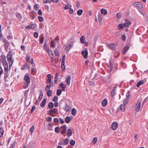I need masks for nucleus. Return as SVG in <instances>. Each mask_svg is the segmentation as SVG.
<instances>
[{"instance_id":"6e6d98bb","label":"nucleus","mask_w":148,"mask_h":148,"mask_svg":"<svg viewBox=\"0 0 148 148\" xmlns=\"http://www.w3.org/2000/svg\"><path fill=\"white\" fill-rule=\"evenodd\" d=\"M34 36L35 38H37L38 36V34L36 32H35L34 33Z\"/></svg>"},{"instance_id":"9d476101","label":"nucleus","mask_w":148,"mask_h":148,"mask_svg":"<svg viewBox=\"0 0 148 148\" xmlns=\"http://www.w3.org/2000/svg\"><path fill=\"white\" fill-rule=\"evenodd\" d=\"M141 103L140 101H138L136 104V106H137L136 109V110L137 112H138L140 107Z\"/></svg>"},{"instance_id":"c9c22d12","label":"nucleus","mask_w":148,"mask_h":148,"mask_svg":"<svg viewBox=\"0 0 148 148\" xmlns=\"http://www.w3.org/2000/svg\"><path fill=\"white\" fill-rule=\"evenodd\" d=\"M82 12H83L82 10H81V9L77 11V14L78 15L80 16L82 14Z\"/></svg>"},{"instance_id":"5fc2aeb1","label":"nucleus","mask_w":148,"mask_h":148,"mask_svg":"<svg viewBox=\"0 0 148 148\" xmlns=\"http://www.w3.org/2000/svg\"><path fill=\"white\" fill-rule=\"evenodd\" d=\"M109 63H110V71H112V70L113 68L112 67V65L110 61V62Z\"/></svg>"},{"instance_id":"b1692460","label":"nucleus","mask_w":148,"mask_h":148,"mask_svg":"<svg viewBox=\"0 0 148 148\" xmlns=\"http://www.w3.org/2000/svg\"><path fill=\"white\" fill-rule=\"evenodd\" d=\"M8 70H6V69L4 70L5 75L4 79L5 81H6V77H7L8 76Z\"/></svg>"},{"instance_id":"bf43d9fd","label":"nucleus","mask_w":148,"mask_h":148,"mask_svg":"<svg viewBox=\"0 0 148 148\" xmlns=\"http://www.w3.org/2000/svg\"><path fill=\"white\" fill-rule=\"evenodd\" d=\"M51 45L52 47H55V44L54 41H52L51 42Z\"/></svg>"},{"instance_id":"ea45409f","label":"nucleus","mask_w":148,"mask_h":148,"mask_svg":"<svg viewBox=\"0 0 148 148\" xmlns=\"http://www.w3.org/2000/svg\"><path fill=\"white\" fill-rule=\"evenodd\" d=\"M33 25H29L27 26L26 27V28H27V29H29L30 28L33 29L34 28V27L33 26Z\"/></svg>"},{"instance_id":"0eeeda50","label":"nucleus","mask_w":148,"mask_h":148,"mask_svg":"<svg viewBox=\"0 0 148 148\" xmlns=\"http://www.w3.org/2000/svg\"><path fill=\"white\" fill-rule=\"evenodd\" d=\"M70 45L68 43L66 46L65 48V50H66V52H68L70 49L72 48V47H69Z\"/></svg>"},{"instance_id":"ddd939ff","label":"nucleus","mask_w":148,"mask_h":148,"mask_svg":"<svg viewBox=\"0 0 148 148\" xmlns=\"http://www.w3.org/2000/svg\"><path fill=\"white\" fill-rule=\"evenodd\" d=\"M125 23H124L126 25H127V26H126V27H129V25H130L132 23L131 22L127 19H126L125 20Z\"/></svg>"},{"instance_id":"dca6fc26","label":"nucleus","mask_w":148,"mask_h":148,"mask_svg":"<svg viewBox=\"0 0 148 148\" xmlns=\"http://www.w3.org/2000/svg\"><path fill=\"white\" fill-rule=\"evenodd\" d=\"M85 40V38L84 36H83L80 38V41L81 43L84 44Z\"/></svg>"},{"instance_id":"f704fd0d","label":"nucleus","mask_w":148,"mask_h":148,"mask_svg":"<svg viewBox=\"0 0 148 148\" xmlns=\"http://www.w3.org/2000/svg\"><path fill=\"white\" fill-rule=\"evenodd\" d=\"M62 90L60 89H57L56 92L57 95L59 96L61 95L62 92Z\"/></svg>"},{"instance_id":"4d7b16f0","label":"nucleus","mask_w":148,"mask_h":148,"mask_svg":"<svg viewBox=\"0 0 148 148\" xmlns=\"http://www.w3.org/2000/svg\"><path fill=\"white\" fill-rule=\"evenodd\" d=\"M130 97V93L128 91L126 95V97L127 98V99H128Z\"/></svg>"},{"instance_id":"49530a36","label":"nucleus","mask_w":148,"mask_h":148,"mask_svg":"<svg viewBox=\"0 0 148 148\" xmlns=\"http://www.w3.org/2000/svg\"><path fill=\"white\" fill-rule=\"evenodd\" d=\"M58 97L56 96H54L53 99H52V101H58Z\"/></svg>"},{"instance_id":"09e8293b","label":"nucleus","mask_w":148,"mask_h":148,"mask_svg":"<svg viewBox=\"0 0 148 148\" xmlns=\"http://www.w3.org/2000/svg\"><path fill=\"white\" fill-rule=\"evenodd\" d=\"M97 141V138L96 137H94L92 140V142L93 143H96Z\"/></svg>"},{"instance_id":"7c9ffc66","label":"nucleus","mask_w":148,"mask_h":148,"mask_svg":"<svg viewBox=\"0 0 148 148\" xmlns=\"http://www.w3.org/2000/svg\"><path fill=\"white\" fill-rule=\"evenodd\" d=\"M77 111L75 109L73 108L71 111V113L73 115H75L76 114Z\"/></svg>"},{"instance_id":"7ed1b4c3","label":"nucleus","mask_w":148,"mask_h":148,"mask_svg":"<svg viewBox=\"0 0 148 148\" xmlns=\"http://www.w3.org/2000/svg\"><path fill=\"white\" fill-rule=\"evenodd\" d=\"M116 46V44L114 43H112L109 45H108V47L109 49L112 50H116L115 47Z\"/></svg>"},{"instance_id":"a878e982","label":"nucleus","mask_w":148,"mask_h":148,"mask_svg":"<svg viewBox=\"0 0 148 148\" xmlns=\"http://www.w3.org/2000/svg\"><path fill=\"white\" fill-rule=\"evenodd\" d=\"M52 91L51 90H49L47 92V95L48 97H51L52 94Z\"/></svg>"},{"instance_id":"6ab92c4d","label":"nucleus","mask_w":148,"mask_h":148,"mask_svg":"<svg viewBox=\"0 0 148 148\" xmlns=\"http://www.w3.org/2000/svg\"><path fill=\"white\" fill-rule=\"evenodd\" d=\"M101 13L104 15H106L107 13V11L106 9L102 8L101 10Z\"/></svg>"},{"instance_id":"052dcab7","label":"nucleus","mask_w":148,"mask_h":148,"mask_svg":"<svg viewBox=\"0 0 148 148\" xmlns=\"http://www.w3.org/2000/svg\"><path fill=\"white\" fill-rule=\"evenodd\" d=\"M38 14L40 15H42V12L41 10L40 9L38 11Z\"/></svg>"},{"instance_id":"473e14b6","label":"nucleus","mask_w":148,"mask_h":148,"mask_svg":"<svg viewBox=\"0 0 148 148\" xmlns=\"http://www.w3.org/2000/svg\"><path fill=\"white\" fill-rule=\"evenodd\" d=\"M71 7V5H66L64 7V10H67L68 9H69Z\"/></svg>"},{"instance_id":"de8ad7c7","label":"nucleus","mask_w":148,"mask_h":148,"mask_svg":"<svg viewBox=\"0 0 148 148\" xmlns=\"http://www.w3.org/2000/svg\"><path fill=\"white\" fill-rule=\"evenodd\" d=\"M4 130L3 129L2 127H1L0 128V134L3 135L4 133Z\"/></svg>"},{"instance_id":"1a4fd4ad","label":"nucleus","mask_w":148,"mask_h":148,"mask_svg":"<svg viewBox=\"0 0 148 148\" xmlns=\"http://www.w3.org/2000/svg\"><path fill=\"white\" fill-rule=\"evenodd\" d=\"M116 88H117V86H115L114 88L113 89V90H112L111 92V96L112 97H114V95L116 93L115 91H116Z\"/></svg>"},{"instance_id":"864d4df0","label":"nucleus","mask_w":148,"mask_h":148,"mask_svg":"<svg viewBox=\"0 0 148 148\" xmlns=\"http://www.w3.org/2000/svg\"><path fill=\"white\" fill-rule=\"evenodd\" d=\"M47 51L49 55H50L52 54H53L52 51L51 50L49 49V48L48 49Z\"/></svg>"},{"instance_id":"58836bf2","label":"nucleus","mask_w":148,"mask_h":148,"mask_svg":"<svg viewBox=\"0 0 148 148\" xmlns=\"http://www.w3.org/2000/svg\"><path fill=\"white\" fill-rule=\"evenodd\" d=\"M55 55L57 56H60V53L58 52V49H57L55 51Z\"/></svg>"},{"instance_id":"9b49d317","label":"nucleus","mask_w":148,"mask_h":148,"mask_svg":"<svg viewBox=\"0 0 148 148\" xmlns=\"http://www.w3.org/2000/svg\"><path fill=\"white\" fill-rule=\"evenodd\" d=\"M71 77L70 75H68L66 77V82L67 84L69 85L70 84V82L71 80Z\"/></svg>"},{"instance_id":"c756f323","label":"nucleus","mask_w":148,"mask_h":148,"mask_svg":"<svg viewBox=\"0 0 148 148\" xmlns=\"http://www.w3.org/2000/svg\"><path fill=\"white\" fill-rule=\"evenodd\" d=\"M102 103L103 106H105L107 104V101L106 99H104Z\"/></svg>"},{"instance_id":"680f3d73","label":"nucleus","mask_w":148,"mask_h":148,"mask_svg":"<svg viewBox=\"0 0 148 148\" xmlns=\"http://www.w3.org/2000/svg\"><path fill=\"white\" fill-rule=\"evenodd\" d=\"M50 89V86H49V85H47L46 86L45 88V90L46 91H47L48 89H49V90Z\"/></svg>"},{"instance_id":"8fccbe9b","label":"nucleus","mask_w":148,"mask_h":148,"mask_svg":"<svg viewBox=\"0 0 148 148\" xmlns=\"http://www.w3.org/2000/svg\"><path fill=\"white\" fill-rule=\"evenodd\" d=\"M35 108L36 107L35 106H33L32 107L30 112L32 114L33 112V111L35 110Z\"/></svg>"},{"instance_id":"20e7f679","label":"nucleus","mask_w":148,"mask_h":148,"mask_svg":"<svg viewBox=\"0 0 148 148\" xmlns=\"http://www.w3.org/2000/svg\"><path fill=\"white\" fill-rule=\"evenodd\" d=\"M24 79L26 81L27 83L29 84L30 83V78L29 75H25L24 76Z\"/></svg>"},{"instance_id":"a211bd4d","label":"nucleus","mask_w":148,"mask_h":148,"mask_svg":"<svg viewBox=\"0 0 148 148\" xmlns=\"http://www.w3.org/2000/svg\"><path fill=\"white\" fill-rule=\"evenodd\" d=\"M63 130L61 131V133L62 134H63L66 132V126L65 125H63L62 126Z\"/></svg>"},{"instance_id":"f8f14e48","label":"nucleus","mask_w":148,"mask_h":148,"mask_svg":"<svg viewBox=\"0 0 148 148\" xmlns=\"http://www.w3.org/2000/svg\"><path fill=\"white\" fill-rule=\"evenodd\" d=\"M48 114L51 115V114L53 113H56V111L55 109H53V110H50L48 111Z\"/></svg>"},{"instance_id":"f03ea898","label":"nucleus","mask_w":148,"mask_h":148,"mask_svg":"<svg viewBox=\"0 0 148 148\" xmlns=\"http://www.w3.org/2000/svg\"><path fill=\"white\" fill-rule=\"evenodd\" d=\"M86 50L82 51V54L85 59H86L88 57V51L86 48Z\"/></svg>"},{"instance_id":"393cba45","label":"nucleus","mask_w":148,"mask_h":148,"mask_svg":"<svg viewBox=\"0 0 148 148\" xmlns=\"http://www.w3.org/2000/svg\"><path fill=\"white\" fill-rule=\"evenodd\" d=\"M144 82L143 80L139 81L137 84L136 85L138 87H139L140 85L143 84Z\"/></svg>"},{"instance_id":"c03bdc74","label":"nucleus","mask_w":148,"mask_h":148,"mask_svg":"<svg viewBox=\"0 0 148 148\" xmlns=\"http://www.w3.org/2000/svg\"><path fill=\"white\" fill-rule=\"evenodd\" d=\"M69 140L68 138L64 140V145H66L68 143Z\"/></svg>"},{"instance_id":"37998d69","label":"nucleus","mask_w":148,"mask_h":148,"mask_svg":"<svg viewBox=\"0 0 148 148\" xmlns=\"http://www.w3.org/2000/svg\"><path fill=\"white\" fill-rule=\"evenodd\" d=\"M70 144L71 145H74L75 144V141L74 140H71L70 142Z\"/></svg>"},{"instance_id":"423d86ee","label":"nucleus","mask_w":148,"mask_h":148,"mask_svg":"<svg viewBox=\"0 0 148 148\" xmlns=\"http://www.w3.org/2000/svg\"><path fill=\"white\" fill-rule=\"evenodd\" d=\"M134 5L137 7L141 8L143 7L142 4L140 2H137L134 3Z\"/></svg>"},{"instance_id":"2eb2a0df","label":"nucleus","mask_w":148,"mask_h":148,"mask_svg":"<svg viewBox=\"0 0 148 148\" xmlns=\"http://www.w3.org/2000/svg\"><path fill=\"white\" fill-rule=\"evenodd\" d=\"M129 48H130L129 46L128 45L124 47V49L123 52V54H125L126 53V52H127V50L129 49Z\"/></svg>"},{"instance_id":"603ef678","label":"nucleus","mask_w":148,"mask_h":148,"mask_svg":"<svg viewBox=\"0 0 148 148\" xmlns=\"http://www.w3.org/2000/svg\"><path fill=\"white\" fill-rule=\"evenodd\" d=\"M34 125H32L29 129V131L30 132L32 133L34 131Z\"/></svg>"},{"instance_id":"69168bd1","label":"nucleus","mask_w":148,"mask_h":148,"mask_svg":"<svg viewBox=\"0 0 148 148\" xmlns=\"http://www.w3.org/2000/svg\"><path fill=\"white\" fill-rule=\"evenodd\" d=\"M116 16L119 18H120L121 17V15L120 13H118L116 14Z\"/></svg>"},{"instance_id":"f257e3e1","label":"nucleus","mask_w":148,"mask_h":148,"mask_svg":"<svg viewBox=\"0 0 148 148\" xmlns=\"http://www.w3.org/2000/svg\"><path fill=\"white\" fill-rule=\"evenodd\" d=\"M14 53V52H13L12 51H9L8 53L7 54V59L10 66H11L13 63L14 59L12 58V55H13Z\"/></svg>"},{"instance_id":"cd10ccee","label":"nucleus","mask_w":148,"mask_h":148,"mask_svg":"<svg viewBox=\"0 0 148 148\" xmlns=\"http://www.w3.org/2000/svg\"><path fill=\"white\" fill-rule=\"evenodd\" d=\"M16 16L17 18H18L19 21H21V16L19 13H17Z\"/></svg>"},{"instance_id":"a19ab883","label":"nucleus","mask_w":148,"mask_h":148,"mask_svg":"<svg viewBox=\"0 0 148 148\" xmlns=\"http://www.w3.org/2000/svg\"><path fill=\"white\" fill-rule=\"evenodd\" d=\"M44 40V36L40 38L39 41L40 43H43Z\"/></svg>"},{"instance_id":"13d9d810","label":"nucleus","mask_w":148,"mask_h":148,"mask_svg":"<svg viewBox=\"0 0 148 148\" xmlns=\"http://www.w3.org/2000/svg\"><path fill=\"white\" fill-rule=\"evenodd\" d=\"M60 123L61 124H63L64 123V121L63 119H62L61 118H60L59 119Z\"/></svg>"},{"instance_id":"39448f33","label":"nucleus","mask_w":148,"mask_h":148,"mask_svg":"<svg viewBox=\"0 0 148 148\" xmlns=\"http://www.w3.org/2000/svg\"><path fill=\"white\" fill-rule=\"evenodd\" d=\"M118 127V124L116 122H114L113 123L112 125L111 128L113 130H116Z\"/></svg>"},{"instance_id":"5701e85b","label":"nucleus","mask_w":148,"mask_h":148,"mask_svg":"<svg viewBox=\"0 0 148 148\" xmlns=\"http://www.w3.org/2000/svg\"><path fill=\"white\" fill-rule=\"evenodd\" d=\"M127 25H126L125 24V23H122L119 24L118 27L121 28H122L125 27H126V26H127Z\"/></svg>"},{"instance_id":"4c0bfd02","label":"nucleus","mask_w":148,"mask_h":148,"mask_svg":"<svg viewBox=\"0 0 148 148\" xmlns=\"http://www.w3.org/2000/svg\"><path fill=\"white\" fill-rule=\"evenodd\" d=\"M43 95V92L42 91H41L40 92V95L38 97V99L40 100V101L42 99Z\"/></svg>"},{"instance_id":"f3484780","label":"nucleus","mask_w":148,"mask_h":148,"mask_svg":"<svg viewBox=\"0 0 148 148\" xmlns=\"http://www.w3.org/2000/svg\"><path fill=\"white\" fill-rule=\"evenodd\" d=\"M3 65L4 66V70H8V63L6 62H4L3 63Z\"/></svg>"},{"instance_id":"79ce46f5","label":"nucleus","mask_w":148,"mask_h":148,"mask_svg":"<svg viewBox=\"0 0 148 148\" xmlns=\"http://www.w3.org/2000/svg\"><path fill=\"white\" fill-rule=\"evenodd\" d=\"M16 143V141H14L11 145L10 148H14Z\"/></svg>"},{"instance_id":"a18cd8bd","label":"nucleus","mask_w":148,"mask_h":148,"mask_svg":"<svg viewBox=\"0 0 148 148\" xmlns=\"http://www.w3.org/2000/svg\"><path fill=\"white\" fill-rule=\"evenodd\" d=\"M38 20L40 22H42L43 21L44 19L42 17L38 16Z\"/></svg>"},{"instance_id":"4be33fe9","label":"nucleus","mask_w":148,"mask_h":148,"mask_svg":"<svg viewBox=\"0 0 148 148\" xmlns=\"http://www.w3.org/2000/svg\"><path fill=\"white\" fill-rule=\"evenodd\" d=\"M71 121V118L69 116H67L65 118V121L67 123H69Z\"/></svg>"},{"instance_id":"aec40b11","label":"nucleus","mask_w":148,"mask_h":148,"mask_svg":"<svg viewBox=\"0 0 148 148\" xmlns=\"http://www.w3.org/2000/svg\"><path fill=\"white\" fill-rule=\"evenodd\" d=\"M67 136L68 137H70L72 135V132L70 129H68L67 131Z\"/></svg>"},{"instance_id":"0e129e2a","label":"nucleus","mask_w":148,"mask_h":148,"mask_svg":"<svg viewBox=\"0 0 148 148\" xmlns=\"http://www.w3.org/2000/svg\"><path fill=\"white\" fill-rule=\"evenodd\" d=\"M122 39L123 40L125 41L126 39V36L125 34H123L122 36Z\"/></svg>"},{"instance_id":"338daca9","label":"nucleus","mask_w":148,"mask_h":148,"mask_svg":"<svg viewBox=\"0 0 148 148\" xmlns=\"http://www.w3.org/2000/svg\"><path fill=\"white\" fill-rule=\"evenodd\" d=\"M53 121L56 123H58L59 122V120L58 118H55L53 119Z\"/></svg>"},{"instance_id":"6e6552de","label":"nucleus","mask_w":148,"mask_h":148,"mask_svg":"<svg viewBox=\"0 0 148 148\" xmlns=\"http://www.w3.org/2000/svg\"><path fill=\"white\" fill-rule=\"evenodd\" d=\"M66 106L65 108H63V109L65 110L66 112H69L71 110V107L69 105H68L66 104Z\"/></svg>"},{"instance_id":"774afa93","label":"nucleus","mask_w":148,"mask_h":148,"mask_svg":"<svg viewBox=\"0 0 148 148\" xmlns=\"http://www.w3.org/2000/svg\"><path fill=\"white\" fill-rule=\"evenodd\" d=\"M6 59V57H3L1 59V61L3 62H4L5 61Z\"/></svg>"},{"instance_id":"4468645a","label":"nucleus","mask_w":148,"mask_h":148,"mask_svg":"<svg viewBox=\"0 0 148 148\" xmlns=\"http://www.w3.org/2000/svg\"><path fill=\"white\" fill-rule=\"evenodd\" d=\"M46 99L45 98L43 100L40 105L41 107H44L45 106L46 103Z\"/></svg>"},{"instance_id":"72a5a7b5","label":"nucleus","mask_w":148,"mask_h":148,"mask_svg":"<svg viewBox=\"0 0 148 148\" xmlns=\"http://www.w3.org/2000/svg\"><path fill=\"white\" fill-rule=\"evenodd\" d=\"M120 109L123 111H124L125 110V106L124 105L121 104L120 106Z\"/></svg>"},{"instance_id":"2f4dec72","label":"nucleus","mask_w":148,"mask_h":148,"mask_svg":"<svg viewBox=\"0 0 148 148\" xmlns=\"http://www.w3.org/2000/svg\"><path fill=\"white\" fill-rule=\"evenodd\" d=\"M60 131V128L59 127H55V131L56 133H59Z\"/></svg>"},{"instance_id":"e433bc0d","label":"nucleus","mask_w":148,"mask_h":148,"mask_svg":"<svg viewBox=\"0 0 148 148\" xmlns=\"http://www.w3.org/2000/svg\"><path fill=\"white\" fill-rule=\"evenodd\" d=\"M4 46L5 47V50L6 51H8V47L9 46L8 42L7 43L4 44Z\"/></svg>"},{"instance_id":"bb28decb","label":"nucleus","mask_w":148,"mask_h":148,"mask_svg":"<svg viewBox=\"0 0 148 148\" xmlns=\"http://www.w3.org/2000/svg\"><path fill=\"white\" fill-rule=\"evenodd\" d=\"M69 41L70 42V43L69 44L70 46V47H73V45L75 42V41L74 40H73L72 39H71L70 40H69Z\"/></svg>"},{"instance_id":"412c9836","label":"nucleus","mask_w":148,"mask_h":148,"mask_svg":"<svg viewBox=\"0 0 148 148\" xmlns=\"http://www.w3.org/2000/svg\"><path fill=\"white\" fill-rule=\"evenodd\" d=\"M60 87H62V91H64V90L66 88V86H65V85L62 83L60 84Z\"/></svg>"},{"instance_id":"e2e57ef3","label":"nucleus","mask_w":148,"mask_h":148,"mask_svg":"<svg viewBox=\"0 0 148 148\" xmlns=\"http://www.w3.org/2000/svg\"><path fill=\"white\" fill-rule=\"evenodd\" d=\"M29 57L27 55L26 57V60L28 62H29Z\"/></svg>"},{"instance_id":"3c124183","label":"nucleus","mask_w":148,"mask_h":148,"mask_svg":"<svg viewBox=\"0 0 148 148\" xmlns=\"http://www.w3.org/2000/svg\"><path fill=\"white\" fill-rule=\"evenodd\" d=\"M47 122H51L52 121V118L51 117L49 116L47 118Z\"/></svg>"},{"instance_id":"c85d7f7f","label":"nucleus","mask_w":148,"mask_h":148,"mask_svg":"<svg viewBox=\"0 0 148 148\" xmlns=\"http://www.w3.org/2000/svg\"><path fill=\"white\" fill-rule=\"evenodd\" d=\"M53 104L52 102L49 103L48 104V107L49 108H52L53 107Z\"/></svg>"}]
</instances>
